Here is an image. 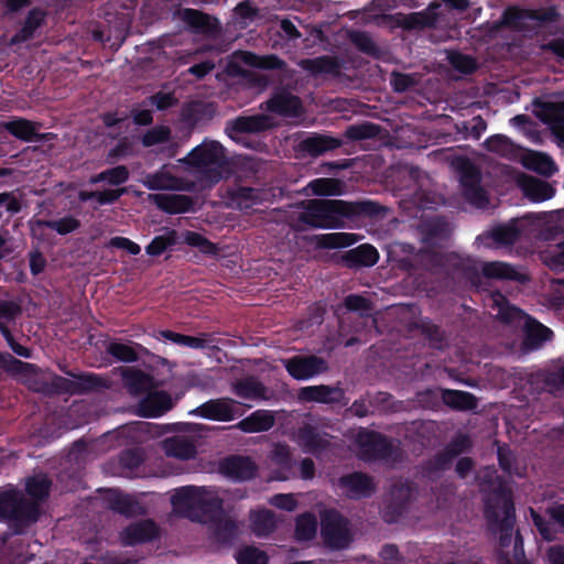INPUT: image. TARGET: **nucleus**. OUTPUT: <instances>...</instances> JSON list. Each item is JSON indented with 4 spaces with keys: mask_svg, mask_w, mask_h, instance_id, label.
Returning a JSON list of instances; mask_svg holds the SVG:
<instances>
[{
    "mask_svg": "<svg viewBox=\"0 0 564 564\" xmlns=\"http://www.w3.org/2000/svg\"><path fill=\"white\" fill-rule=\"evenodd\" d=\"M238 405L239 402L230 398L212 399L197 406L193 413L212 421L229 422L242 415Z\"/></svg>",
    "mask_w": 564,
    "mask_h": 564,
    "instance_id": "obj_15",
    "label": "nucleus"
},
{
    "mask_svg": "<svg viewBox=\"0 0 564 564\" xmlns=\"http://www.w3.org/2000/svg\"><path fill=\"white\" fill-rule=\"evenodd\" d=\"M441 273L454 280L465 281L477 285L480 281L479 268L471 257L457 252H445Z\"/></svg>",
    "mask_w": 564,
    "mask_h": 564,
    "instance_id": "obj_10",
    "label": "nucleus"
},
{
    "mask_svg": "<svg viewBox=\"0 0 564 564\" xmlns=\"http://www.w3.org/2000/svg\"><path fill=\"white\" fill-rule=\"evenodd\" d=\"M301 205L302 212L292 219L293 228L299 231L307 228H340L345 218L378 217L386 213L382 205L370 199L345 202L314 198L304 200Z\"/></svg>",
    "mask_w": 564,
    "mask_h": 564,
    "instance_id": "obj_1",
    "label": "nucleus"
},
{
    "mask_svg": "<svg viewBox=\"0 0 564 564\" xmlns=\"http://www.w3.org/2000/svg\"><path fill=\"white\" fill-rule=\"evenodd\" d=\"M452 465L453 462L442 449L422 463L421 473L427 480L436 481L445 471L451 469Z\"/></svg>",
    "mask_w": 564,
    "mask_h": 564,
    "instance_id": "obj_41",
    "label": "nucleus"
},
{
    "mask_svg": "<svg viewBox=\"0 0 564 564\" xmlns=\"http://www.w3.org/2000/svg\"><path fill=\"white\" fill-rule=\"evenodd\" d=\"M171 502L184 517L202 523L215 521L223 511V500L220 498H208L204 489L194 486H184L176 489Z\"/></svg>",
    "mask_w": 564,
    "mask_h": 564,
    "instance_id": "obj_4",
    "label": "nucleus"
},
{
    "mask_svg": "<svg viewBox=\"0 0 564 564\" xmlns=\"http://www.w3.org/2000/svg\"><path fill=\"white\" fill-rule=\"evenodd\" d=\"M481 273L488 279L509 280L521 283L527 281V276L519 272L512 264L500 261L484 263Z\"/></svg>",
    "mask_w": 564,
    "mask_h": 564,
    "instance_id": "obj_37",
    "label": "nucleus"
},
{
    "mask_svg": "<svg viewBox=\"0 0 564 564\" xmlns=\"http://www.w3.org/2000/svg\"><path fill=\"white\" fill-rule=\"evenodd\" d=\"M485 518L490 528H498L499 545L508 547L512 541L516 507L511 490L503 484L495 487L485 503Z\"/></svg>",
    "mask_w": 564,
    "mask_h": 564,
    "instance_id": "obj_3",
    "label": "nucleus"
},
{
    "mask_svg": "<svg viewBox=\"0 0 564 564\" xmlns=\"http://www.w3.org/2000/svg\"><path fill=\"white\" fill-rule=\"evenodd\" d=\"M445 252L431 249H420L413 257L416 268L431 273H441Z\"/></svg>",
    "mask_w": 564,
    "mask_h": 564,
    "instance_id": "obj_46",
    "label": "nucleus"
},
{
    "mask_svg": "<svg viewBox=\"0 0 564 564\" xmlns=\"http://www.w3.org/2000/svg\"><path fill=\"white\" fill-rule=\"evenodd\" d=\"M338 487L347 498L354 500L369 498L376 491L372 477L362 471H352L340 476Z\"/></svg>",
    "mask_w": 564,
    "mask_h": 564,
    "instance_id": "obj_18",
    "label": "nucleus"
},
{
    "mask_svg": "<svg viewBox=\"0 0 564 564\" xmlns=\"http://www.w3.org/2000/svg\"><path fill=\"white\" fill-rule=\"evenodd\" d=\"M392 90L397 94H403L419 84L416 74H406L399 70H393L389 78Z\"/></svg>",
    "mask_w": 564,
    "mask_h": 564,
    "instance_id": "obj_56",
    "label": "nucleus"
},
{
    "mask_svg": "<svg viewBox=\"0 0 564 564\" xmlns=\"http://www.w3.org/2000/svg\"><path fill=\"white\" fill-rule=\"evenodd\" d=\"M39 122L25 118H15L3 123V128L14 138L24 142H42L50 139L51 133H39Z\"/></svg>",
    "mask_w": 564,
    "mask_h": 564,
    "instance_id": "obj_22",
    "label": "nucleus"
},
{
    "mask_svg": "<svg viewBox=\"0 0 564 564\" xmlns=\"http://www.w3.org/2000/svg\"><path fill=\"white\" fill-rule=\"evenodd\" d=\"M484 145L487 151L507 159L516 158L519 150L518 147L503 134H495L487 138Z\"/></svg>",
    "mask_w": 564,
    "mask_h": 564,
    "instance_id": "obj_49",
    "label": "nucleus"
},
{
    "mask_svg": "<svg viewBox=\"0 0 564 564\" xmlns=\"http://www.w3.org/2000/svg\"><path fill=\"white\" fill-rule=\"evenodd\" d=\"M343 145V140L339 138L312 133L304 138L299 143V150L308 154L310 156L317 158L328 151H333Z\"/></svg>",
    "mask_w": 564,
    "mask_h": 564,
    "instance_id": "obj_24",
    "label": "nucleus"
},
{
    "mask_svg": "<svg viewBox=\"0 0 564 564\" xmlns=\"http://www.w3.org/2000/svg\"><path fill=\"white\" fill-rule=\"evenodd\" d=\"M441 4L431 2L427 8L422 11L402 13L397 12L388 17L390 23L394 28H400L404 31H423L425 29L435 28L440 18L438 9Z\"/></svg>",
    "mask_w": 564,
    "mask_h": 564,
    "instance_id": "obj_8",
    "label": "nucleus"
},
{
    "mask_svg": "<svg viewBox=\"0 0 564 564\" xmlns=\"http://www.w3.org/2000/svg\"><path fill=\"white\" fill-rule=\"evenodd\" d=\"M378 259V250L369 243L350 249L343 256V261L348 268L372 267Z\"/></svg>",
    "mask_w": 564,
    "mask_h": 564,
    "instance_id": "obj_34",
    "label": "nucleus"
},
{
    "mask_svg": "<svg viewBox=\"0 0 564 564\" xmlns=\"http://www.w3.org/2000/svg\"><path fill=\"white\" fill-rule=\"evenodd\" d=\"M176 242V234L174 230L169 231L166 235L155 236L151 242L145 247V252L149 256H161L166 249Z\"/></svg>",
    "mask_w": 564,
    "mask_h": 564,
    "instance_id": "obj_63",
    "label": "nucleus"
},
{
    "mask_svg": "<svg viewBox=\"0 0 564 564\" xmlns=\"http://www.w3.org/2000/svg\"><path fill=\"white\" fill-rule=\"evenodd\" d=\"M272 127L273 121L268 115L239 116L227 123L226 133L231 140L240 143L242 134L264 132Z\"/></svg>",
    "mask_w": 564,
    "mask_h": 564,
    "instance_id": "obj_13",
    "label": "nucleus"
},
{
    "mask_svg": "<svg viewBox=\"0 0 564 564\" xmlns=\"http://www.w3.org/2000/svg\"><path fill=\"white\" fill-rule=\"evenodd\" d=\"M535 116L545 123L555 139L564 143V100H535Z\"/></svg>",
    "mask_w": 564,
    "mask_h": 564,
    "instance_id": "obj_16",
    "label": "nucleus"
},
{
    "mask_svg": "<svg viewBox=\"0 0 564 564\" xmlns=\"http://www.w3.org/2000/svg\"><path fill=\"white\" fill-rule=\"evenodd\" d=\"M160 536L159 525L152 519H142L127 525L120 533L123 546H135L156 540Z\"/></svg>",
    "mask_w": 564,
    "mask_h": 564,
    "instance_id": "obj_17",
    "label": "nucleus"
},
{
    "mask_svg": "<svg viewBox=\"0 0 564 564\" xmlns=\"http://www.w3.org/2000/svg\"><path fill=\"white\" fill-rule=\"evenodd\" d=\"M149 199L159 209L170 215L191 212L194 206L193 198L184 194H151Z\"/></svg>",
    "mask_w": 564,
    "mask_h": 564,
    "instance_id": "obj_23",
    "label": "nucleus"
},
{
    "mask_svg": "<svg viewBox=\"0 0 564 564\" xmlns=\"http://www.w3.org/2000/svg\"><path fill=\"white\" fill-rule=\"evenodd\" d=\"M236 560L238 564H268L267 554L254 546L241 549L237 553Z\"/></svg>",
    "mask_w": 564,
    "mask_h": 564,
    "instance_id": "obj_64",
    "label": "nucleus"
},
{
    "mask_svg": "<svg viewBox=\"0 0 564 564\" xmlns=\"http://www.w3.org/2000/svg\"><path fill=\"white\" fill-rule=\"evenodd\" d=\"M161 337L172 341L175 345L188 347L192 349H206L216 347L210 334L203 333L200 336H189L180 334L170 329L161 330Z\"/></svg>",
    "mask_w": 564,
    "mask_h": 564,
    "instance_id": "obj_36",
    "label": "nucleus"
},
{
    "mask_svg": "<svg viewBox=\"0 0 564 564\" xmlns=\"http://www.w3.org/2000/svg\"><path fill=\"white\" fill-rule=\"evenodd\" d=\"M177 17L186 24L193 34L215 36L221 30L219 20L204 11L184 8L177 11Z\"/></svg>",
    "mask_w": 564,
    "mask_h": 564,
    "instance_id": "obj_12",
    "label": "nucleus"
},
{
    "mask_svg": "<svg viewBox=\"0 0 564 564\" xmlns=\"http://www.w3.org/2000/svg\"><path fill=\"white\" fill-rule=\"evenodd\" d=\"M74 380V395H83L107 388V382L97 373H74L66 372Z\"/></svg>",
    "mask_w": 564,
    "mask_h": 564,
    "instance_id": "obj_44",
    "label": "nucleus"
},
{
    "mask_svg": "<svg viewBox=\"0 0 564 564\" xmlns=\"http://www.w3.org/2000/svg\"><path fill=\"white\" fill-rule=\"evenodd\" d=\"M185 162L197 169L205 167V176L216 184L223 178L220 169L227 165L225 148L217 141L203 142L186 156Z\"/></svg>",
    "mask_w": 564,
    "mask_h": 564,
    "instance_id": "obj_6",
    "label": "nucleus"
},
{
    "mask_svg": "<svg viewBox=\"0 0 564 564\" xmlns=\"http://www.w3.org/2000/svg\"><path fill=\"white\" fill-rule=\"evenodd\" d=\"M268 193L261 188L237 185L226 192L228 206L239 210H249L267 200Z\"/></svg>",
    "mask_w": 564,
    "mask_h": 564,
    "instance_id": "obj_20",
    "label": "nucleus"
},
{
    "mask_svg": "<svg viewBox=\"0 0 564 564\" xmlns=\"http://www.w3.org/2000/svg\"><path fill=\"white\" fill-rule=\"evenodd\" d=\"M242 54V61L251 67L272 70L280 69L284 65V62L274 54L264 56L257 55L252 52H243Z\"/></svg>",
    "mask_w": 564,
    "mask_h": 564,
    "instance_id": "obj_53",
    "label": "nucleus"
},
{
    "mask_svg": "<svg viewBox=\"0 0 564 564\" xmlns=\"http://www.w3.org/2000/svg\"><path fill=\"white\" fill-rule=\"evenodd\" d=\"M351 44L362 54L378 58L381 55L380 47L372 37L365 31H351L349 33Z\"/></svg>",
    "mask_w": 564,
    "mask_h": 564,
    "instance_id": "obj_52",
    "label": "nucleus"
},
{
    "mask_svg": "<svg viewBox=\"0 0 564 564\" xmlns=\"http://www.w3.org/2000/svg\"><path fill=\"white\" fill-rule=\"evenodd\" d=\"M143 185L150 191L177 189L178 178L161 167L154 173H148L143 178Z\"/></svg>",
    "mask_w": 564,
    "mask_h": 564,
    "instance_id": "obj_45",
    "label": "nucleus"
},
{
    "mask_svg": "<svg viewBox=\"0 0 564 564\" xmlns=\"http://www.w3.org/2000/svg\"><path fill=\"white\" fill-rule=\"evenodd\" d=\"M232 392L247 400L267 399V387L256 377L250 376L237 380L232 384Z\"/></svg>",
    "mask_w": 564,
    "mask_h": 564,
    "instance_id": "obj_38",
    "label": "nucleus"
},
{
    "mask_svg": "<svg viewBox=\"0 0 564 564\" xmlns=\"http://www.w3.org/2000/svg\"><path fill=\"white\" fill-rule=\"evenodd\" d=\"M264 109L285 118H299L304 112L301 98L284 89L274 93L264 102Z\"/></svg>",
    "mask_w": 564,
    "mask_h": 564,
    "instance_id": "obj_19",
    "label": "nucleus"
},
{
    "mask_svg": "<svg viewBox=\"0 0 564 564\" xmlns=\"http://www.w3.org/2000/svg\"><path fill=\"white\" fill-rule=\"evenodd\" d=\"M172 406L171 397L164 391L149 393L139 403V414L142 417H159Z\"/></svg>",
    "mask_w": 564,
    "mask_h": 564,
    "instance_id": "obj_29",
    "label": "nucleus"
},
{
    "mask_svg": "<svg viewBox=\"0 0 564 564\" xmlns=\"http://www.w3.org/2000/svg\"><path fill=\"white\" fill-rule=\"evenodd\" d=\"M124 381L131 393L140 394L145 392L151 384V378L141 370H133L124 375Z\"/></svg>",
    "mask_w": 564,
    "mask_h": 564,
    "instance_id": "obj_59",
    "label": "nucleus"
},
{
    "mask_svg": "<svg viewBox=\"0 0 564 564\" xmlns=\"http://www.w3.org/2000/svg\"><path fill=\"white\" fill-rule=\"evenodd\" d=\"M283 364L288 373L295 380H307L328 369L326 360L315 355L293 356L285 359Z\"/></svg>",
    "mask_w": 564,
    "mask_h": 564,
    "instance_id": "obj_14",
    "label": "nucleus"
},
{
    "mask_svg": "<svg viewBox=\"0 0 564 564\" xmlns=\"http://www.w3.org/2000/svg\"><path fill=\"white\" fill-rule=\"evenodd\" d=\"M422 240L425 245L435 247L447 241L451 237L448 221L444 217H432L420 225Z\"/></svg>",
    "mask_w": 564,
    "mask_h": 564,
    "instance_id": "obj_25",
    "label": "nucleus"
},
{
    "mask_svg": "<svg viewBox=\"0 0 564 564\" xmlns=\"http://www.w3.org/2000/svg\"><path fill=\"white\" fill-rule=\"evenodd\" d=\"M250 527L256 536H268L278 528L275 514L270 509L253 511L250 514Z\"/></svg>",
    "mask_w": 564,
    "mask_h": 564,
    "instance_id": "obj_43",
    "label": "nucleus"
},
{
    "mask_svg": "<svg viewBox=\"0 0 564 564\" xmlns=\"http://www.w3.org/2000/svg\"><path fill=\"white\" fill-rule=\"evenodd\" d=\"M410 501V487L408 485H394L390 491L384 520L387 522H394L398 518L402 517L408 511Z\"/></svg>",
    "mask_w": 564,
    "mask_h": 564,
    "instance_id": "obj_26",
    "label": "nucleus"
},
{
    "mask_svg": "<svg viewBox=\"0 0 564 564\" xmlns=\"http://www.w3.org/2000/svg\"><path fill=\"white\" fill-rule=\"evenodd\" d=\"M321 534L326 545L344 549L350 543L348 521L336 510H327L321 520Z\"/></svg>",
    "mask_w": 564,
    "mask_h": 564,
    "instance_id": "obj_9",
    "label": "nucleus"
},
{
    "mask_svg": "<svg viewBox=\"0 0 564 564\" xmlns=\"http://www.w3.org/2000/svg\"><path fill=\"white\" fill-rule=\"evenodd\" d=\"M299 399L302 402L335 403L339 402L343 391L339 388L319 384L307 386L299 390Z\"/></svg>",
    "mask_w": 564,
    "mask_h": 564,
    "instance_id": "obj_28",
    "label": "nucleus"
},
{
    "mask_svg": "<svg viewBox=\"0 0 564 564\" xmlns=\"http://www.w3.org/2000/svg\"><path fill=\"white\" fill-rule=\"evenodd\" d=\"M317 246L324 249H338L354 245L356 235L349 232H330L316 236Z\"/></svg>",
    "mask_w": 564,
    "mask_h": 564,
    "instance_id": "obj_51",
    "label": "nucleus"
},
{
    "mask_svg": "<svg viewBox=\"0 0 564 564\" xmlns=\"http://www.w3.org/2000/svg\"><path fill=\"white\" fill-rule=\"evenodd\" d=\"M443 402L455 410H473L477 406V399L474 394L459 390H443Z\"/></svg>",
    "mask_w": 564,
    "mask_h": 564,
    "instance_id": "obj_48",
    "label": "nucleus"
},
{
    "mask_svg": "<svg viewBox=\"0 0 564 564\" xmlns=\"http://www.w3.org/2000/svg\"><path fill=\"white\" fill-rule=\"evenodd\" d=\"M46 13L41 8L35 7L31 9L22 28L11 36L9 44L18 45L32 40L36 30L43 25Z\"/></svg>",
    "mask_w": 564,
    "mask_h": 564,
    "instance_id": "obj_32",
    "label": "nucleus"
},
{
    "mask_svg": "<svg viewBox=\"0 0 564 564\" xmlns=\"http://www.w3.org/2000/svg\"><path fill=\"white\" fill-rule=\"evenodd\" d=\"M530 9L519 6H509L503 10V23L507 29L516 32H529L535 30L530 23Z\"/></svg>",
    "mask_w": 564,
    "mask_h": 564,
    "instance_id": "obj_40",
    "label": "nucleus"
},
{
    "mask_svg": "<svg viewBox=\"0 0 564 564\" xmlns=\"http://www.w3.org/2000/svg\"><path fill=\"white\" fill-rule=\"evenodd\" d=\"M522 189L529 199L536 203L547 200L555 194V188L549 182L533 176L523 178Z\"/></svg>",
    "mask_w": 564,
    "mask_h": 564,
    "instance_id": "obj_42",
    "label": "nucleus"
},
{
    "mask_svg": "<svg viewBox=\"0 0 564 564\" xmlns=\"http://www.w3.org/2000/svg\"><path fill=\"white\" fill-rule=\"evenodd\" d=\"M40 516V505L28 499L21 490L10 487L0 491V521H7L14 534H23Z\"/></svg>",
    "mask_w": 564,
    "mask_h": 564,
    "instance_id": "obj_2",
    "label": "nucleus"
},
{
    "mask_svg": "<svg viewBox=\"0 0 564 564\" xmlns=\"http://www.w3.org/2000/svg\"><path fill=\"white\" fill-rule=\"evenodd\" d=\"M491 308L497 311V318L506 324H516L524 319V339L523 343L527 347L539 348L544 341L549 340L553 332L532 318L525 315L524 312L511 305L506 295L496 291L490 295Z\"/></svg>",
    "mask_w": 564,
    "mask_h": 564,
    "instance_id": "obj_5",
    "label": "nucleus"
},
{
    "mask_svg": "<svg viewBox=\"0 0 564 564\" xmlns=\"http://www.w3.org/2000/svg\"><path fill=\"white\" fill-rule=\"evenodd\" d=\"M381 132V127L370 121L349 124L344 131V138L349 141H365L375 139Z\"/></svg>",
    "mask_w": 564,
    "mask_h": 564,
    "instance_id": "obj_47",
    "label": "nucleus"
},
{
    "mask_svg": "<svg viewBox=\"0 0 564 564\" xmlns=\"http://www.w3.org/2000/svg\"><path fill=\"white\" fill-rule=\"evenodd\" d=\"M464 197L474 206L484 208L489 199L481 186V171L468 158H458L455 162Z\"/></svg>",
    "mask_w": 564,
    "mask_h": 564,
    "instance_id": "obj_7",
    "label": "nucleus"
},
{
    "mask_svg": "<svg viewBox=\"0 0 564 564\" xmlns=\"http://www.w3.org/2000/svg\"><path fill=\"white\" fill-rule=\"evenodd\" d=\"M541 259L554 272L564 270V241L542 251Z\"/></svg>",
    "mask_w": 564,
    "mask_h": 564,
    "instance_id": "obj_55",
    "label": "nucleus"
},
{
    "mask_svg": "<svg viewBox=\"0 0 564 564\" xmlns=\"http://www.w3.org/2000/svg\"><path fill=\"white\" fill-rule=\"evenodd\" d=\"M299 440L305 453L317 455L330 446L326 435H322L313 425L306 424L299 430Z\"/></svg>",
    "mask_w": 564,
    "mask_h": 564,
    "instance_id": "obj_33",
    "label": "nucleus"
},
{
    "mask_svg": "<svg viewBox=\"0 0 564 564\" xmlns=\"http://www.w3.org/2000/svg\"><path fill=\"white\" fill-rule=\"evenodd\" d=\"M163 449L167 457L188 460L196 456L195 444L186 437L173 436L163 441Z\"/></svg>",
    "mask_w": 564,
    "mask_h": 564,
    "instance_id": "obj_39",
    "label": "nucleus"
},
{
    "mask_svg": "<svg viewBox=\"0 0 564 564\" xmlns=\"http://www.w3.org/2000/svg\"><path fill=\"white\" fill-rule=\"evenodd\" d=\"M219 470L228 478L245 481L256 477L258 467L248 456L230 455L220 460Z\"/></svg>",
    "mask_w": 564,
    "mask_h": 564,
    "instance_id": "obj_21",
    "label": "nucleus"
},
{
    "mask_svg": "<svg viewBox=\"0 0 564 564\" xmlns=\"http://www.w3.org/2000/svg\"><path fill=\"white\" fill-rule=\"evenodd\" d=\"M448 62L457 72L465 75H471L477 70L476 59L460 52H452L448 55Z\"/></svg>",
    "mask_w": 564,
    "mask_h": 564,
    "instance_id": "obj_61",
    "label": "nucleus"
},
{
    "mask_svg": "<svg viewBox=\"0 0 564 564\" xmlns=\"http://www.w3.org/2000/svg\"><path fill=\"white\" fill-rule=\"evenodd\" d=\"M109 509L124 517H133L143 513V508L132 496L117 489L108 490L105 498Z\"/></svg>",
    "mask_w": 564,
    "mask_h": 564,
    "instance_id": "obj_27",
    "label": "nucleus"
},
{
    "mask_svg": "<svg viewBox=\"0 0 564 564\" xmlns=\"http://www.w3.org/2000/svg\"><path fill=\"white\" fill-rule=\"evenodd\" d=\"M473 447V442L467 434L456 435L445 447V454L452 462L462 454L469 453Z\"/></svg>",
    "mask_w": 564,
    "mask_h": 564,
    "instance_id": "obj_58",
    "label": "nucleus"
},
{
    "mask_svg": "<svg viewBox=\"0 0 564 564\" xmlns=\"http://www.w3.org/2000/svg\"><path fill=\"white\" fill-rule=\"evenodd\" d=\"M275 417L269 410H256L247 417L240 420L234 427L243 433L267 432L273 427Z\"/></svg>",
    "mask_w": 564,
    "mask_h": 564,
    "instance_id": "obj_31",
    "label": "nucleus"
},
{
    "mask_svg": "<svg viewBox=\"0 0 564 564\" xmlns=\"http://www.w3.org/2000/svg\"><path fill=\"white\" fill-rule=\"evenodd\" d=\"M42 225L55 230L58 235L65 236L79 229L82 224L73 216H65L58 219L43 220Z\"/></svg>",
    "mask_w": 564,
    "mask_h": 564,
    "instance_id": "obj_60",
    "label": "nucleus"
},
{
    "mask_svg": "<svg viewBox=\"0 0 564 564\" xmlns=\"http://www.w3.org/2000/svg\"><path fill=\"white\" fill-rule=\"evenodd\" d=\"M51 487L52 480L47 476H33L26 480L25 491L32 498V501H35L40 505L41 501H44L48 498Z\"/></svg>",
    "mask_w": 564,
    "mask_h": 564,
    "instance_id": "obj_50",
    "label": "nucleus"
},
{
    "mask_svg": "<svg viewBox=\"0 0 564 564\" xmlns=\"http://www.w3.org/2000/svg\"><path fill=\"white\" fill-rule=\"evenodd\" d=\"M357 443L365 460H381L391 458L394 453L392 442L382 433L362 430L357 434Z\"/></svg>",
    "mask_w": 564,
    "mask_h": 564,
    "instance_id": "obj_11",
    "label": "nucleus"
},
{
    "mask_svg": "<svg viewBox=\"0 0 564 564\" xmlns=\"http://www.w3.org/2000/svg\"><path fill=\"white\" fill-rule=\"evenodd\" d=\"M317 531V520L313 513L305 512L297 517L295 523V538L297 541H311Z\"/></svg>",
    "mask_w": 564,
    "mask_h": 564,
    "instance_id": "obj_54",
    "label": "nucleus"
},
{
    "mask_svg": "<svg viewBox=\"0 0 564 564\" xmlns=\"http://www.w3.org/2000/svg\"><path fill=\"white\" fill-rule=\"evenodd\" d=\"M414 401L424 410H437L442 402V393L436 389H424L415 393Z\"/></svg>",
    "mask_w": 564,
    "mask_h": 564,
    "instance_id": "obj_62",
    "label": "nucleus"
},
{
    "mask_svg": "<svg viewBox=\"0 0 564 564\" xmlns=\"http://www.w3.org/2000/svg\"><path fill=\"white\" fill-rule=\"evenodd\" d=\"M145 458V451L139 446L121 451L118 455V465L122 475L129 478L140 477Z\"/></svg>",
    "mask_w": 564,
    "mask_h": 564,
    "instance_id": "obj_30",
    "label": "nucleus"
},
{
    "mask_svg": "<svg viewBox=\"0 0 564 564\" xmlns=\"http://www.w3.org/2000/svg\"><path fill=\"white\" fill-rule=\"evenodd\" d=\"M107 352L116 360L122 362H135L139 360V354L135 348L123 343H110L107 347Z\"/></svg>",
    "mask_w": 564,
    "mask_h": 564,
    "instance_id": "obj_57",
    "label": "nucleus"
},
{
    "mask_svg": "<svg viewBox=\"0 0 564 564\" xmlns=\"http://www.w3.org/2000/svg\"><path fill=\"white\" fill-rule=\"evenodd\" d=\"M300 66L313 76L333 75L340 73L341 65L337 57L322 55L313 58L302 59Z\"/></svg>",
    "mask_w": 564,
    "mask_h": 564,
    "instance_id": "obj_35",
    "label": "nucleus"
}]
</instances>
